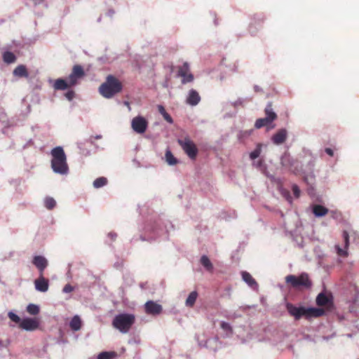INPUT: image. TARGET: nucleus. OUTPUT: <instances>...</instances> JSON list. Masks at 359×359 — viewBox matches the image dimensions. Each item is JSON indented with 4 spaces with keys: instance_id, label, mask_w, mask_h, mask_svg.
I'll return each mask as SVG.
<instances>
[{
    "instance_id": "21",
    "label": "nucleus",
    "mask_w": 359,
    "mask_h": 359,
    "mask_svg": "<svg viewBox=\"0 0 359 359\" xmlns=\"http://www.w3.org/2000/svg\"><path fill=\"white\" fill-rule=\"evenodd\" d=\"M82 322L79 316H74L70 323L69 327L73 331H78L81 328Z\"/></svg>"
},
{
    "instance_id": "32",
    "label": "nucleus",
    "mask_w": 359,
    "mask_h": 359,
    "mask_svg": "<svg viewBox=\"0 0 359 359\" xmlns=\"http://www.w3.org/2000/svg\"><path fill=\"white\" fill-rule=\"evenodd\" d=\"M27 311L31 315H37L39 313V307L33 304H30L27 307Z\"/></svg>"
},
{
    "instance_id": "14",
    "label": "nucleus",
    "mask_w": 359,
    "mask_h": 359,
    "mask_svg": "<svg viewBox=\"0 0 359 359\" xmlns=\"http://www.w3.org/2000/svg\"><path fill=\"white\" fill-rule=\"evenodd\" d=\"M342 236L344 241V249L341 248L339 245H336L335 248L339 256L346 257L348 256L347 249L349 245V236L346 231H343Z\"/></svg>"
},
{
    "instance_id": "37",
    "label": "nucleus",
    "mask_w": 359,
    "mask_h": 359,
    "mask_svg": "<svg viewBox=\"0 0 359 359\" xmlns=\"http://www.w3.org/2000/svg\"><path fill=\"white\" fill-rule=\"evenodd\" d=\"M8 316L9 318L12 321L15 322V323H19L20 324V322L22 321L20 320V318L18 315H16L15 313H14L13 312H9Z\"/></svg>"
},
{
    "instance_id": "36",
    "label": "nucleus",
    "mask_w": 359,
    "mask_h": 359,
    "mask_svg": "<svg viewBox=\"0 0 359 359\" xmlns=\"http://www.w3.org/2000/svg\"><path fill=\"white\" fill-rule=\"evenodd\" d=\"M180 76L182 78V83L183 84H185L187 83L192 82L193 80H194V76L190 72L184 73V76Z\"/></svg>"
},
{
    "instance_id": "31",
    "label": "nucleus",
    "mask_w": 359,
    "mask_h": 359,
    "mask_svg": "<svg viewBox=\"0 0 359 359\" xmlns=\"http://www.w3.org/2000/svg\"><path fill=\"white\" fill-rule=\"evenodd\" d=\"M292 160L289 155H284L281 158V163L284 167L290 169L292 163Z\"/></svg>"
},
{
    "instance_id": "9",
    "label": "nucleus",
    "mask_w": 359,
    "mask_h": 359,
    "mask_svg": "<svg viewBox=\"0 0 359 359\" xmlns=\"http://www.w3.org/2000/svg\"><path fill=\"white\" fill-rule=\"evenodd\" d=\"M39 324L40 321L37 318H26L22 320L19 327L27 331H34L39 328Z\"/></svg>"
},
{
    "instance_id": "42",
    "label": "nucleus",
    "mask_w": 359,
    "mask_h": 359,
    "mask_svg": "<svg viewBox=\"0 0 359 359\" xmlns=\"http://www.w3.org/2000/svg\"><path fill=\"white\" fill-rule=\"evenodd\" d=\"M325 152H326V154H327L330 156H332L334 155V151L330 148H326L325 149Z\"/></svg>"
},
{
    "instance_id": "25",
    "label": "nucleus",
    "mask_w": 359,
    "mask_h": 359,
    "mask_svg": "<svg viewBox=\"0 0 359 359\" xmlns=\"http://www.w3.org/2000/svg\"><path fill=\"white\" fill-rule=\"evenodd\" d=\"M158 111L163 116V117L167 122H168L169 123H173L172 117L168 113H167L163 106L158 105Z\"/></svg>"
},
{
    "instance_id": "12",
    "label": "nucleus",
    "mask_w": 359,
    "mask_h": 359,
    "mask_svg": "<svg viewBox=\"0 0 359 359\" xmlns=\"http://www.w3.org/2000/svg\"><path fill=\"white\" fill-rule=\"evenodd\" d=\"M32 264L38 269L39 274H43L48 262L44 257L36 255L33 257Z\"/></svg>"
},
{
    "instance_id": "33",
    "label": "nucleus",
    "mask_w": 359,
    "mask_h": 359,
    "mask_svg": "<svg viewBox=\"0 0 359 359\" xmlns=\"http://www.w3.org/2000/svg\"><path fill=\"white\" fill-rule=\"evenodd\" d=\"M262 151V144H258L256 149L250 154V158L252 160H255L259 156Z\"/></svg>"
},
{
    "instance_id": "23",
    "label": "nucleus",
    "mask_w": 359,
    "mask_h": 359,
    "mask_svg": "<svg viewBox=\"0 0 359 359\" xmlns=\"http://www.w3.org/2000/svg\"><path fill=\"white\" fill-rule=\"evenodd\" d=\"M198 297V292L196 291L191 292L187 299H186L185 304L188 307H193Z\"/></svg>"
},
{
    "instance_id": "16",
    "label": "nucleus",
    "mask_w": 359,
    "mask_h": 359,
    "mask_svg": "<svg viewBox=\"0 0 359 359\" xmlns=\"http://www.w3.org/2000/svg\"><path fill=\"white\" fill-rule=\"evenodd\" d=\"M316 304L318 306H330L332 304V296H327L325 293H320L316 297Z\"/></svg>"
},
{
    "instance_id": "3",
    "label": "nucleus",
    "mask_w": 359,
    "mask_h": 359,
    "mask_svg": "<svg viewBox=\"0 0 359 359\" xmlns=\"http://www.w3.org/2000/svg\"><path fill=\"white\" fill-rule=\"evenodd\" d=\"M123 90L122 83L114 76L109 74L99 87V93L104 98L110 99Z\"/></svg>"
},
{
    "instance_id": "10",
    "label": "nucleus",
    "mask_w": 359,
    "mask_h": 359,
    "mask_svg": "<svg viewBox=\"0 0 359 359\" xmlns=\"http://www.w3.org/2000/svg\"><path fill=\"white\" fill-rule=\"evenodd\" d=\"M146 313L152 316H157L161 313L163 311L162 306L154 301H148L144 304Z\"/></svg>"
},
{
    "instance_id": "43",
    "label": "nucleus",
    "mask_w": 359,
    "mask_h": 359,
    "mask_svg": "<svg viewBox=\"0 0 359 359\" xmlns=\"http://www.w3.org/2000/svg\"><path fill=\"white\" fill-rule=\"evenodd\" d=\"M108 236H109V237H110V238H111V240H113V241H114V240H115V239H116V236H117V235H116V233H111H111H109L108 234Z\"/></svg>"
},
{
    "instance_id": "15",
    "label": "nucleus",
    "mask_w": 359,
    "mask_h": 359,
    "mask_svg": "<svg viewBox=\"0 0 359 359\" xmlns=\"http://www.w3.org/2000/svg\"><path fill=\"white\" fill-rule=\"evenodd\" d=\"M201 101V96L194 89H191L189 92V95L187 98V103L191 106H195Z\"/></svg>"
},
{
    "instance_id": "20",
    "label": "nucleus",
    "mask_w": 359,
    "mask_h": 359,
    "mask_svg": "<svg viewBox=\"0 0 359 359\" xmlns=\"http://www.w3.org/2000/svg\"><path fill=\"white\" fill-rule=\"evenodd\" d=\"M243 280L250 287H255L257 286V283L256 280L252 278V276L247 271H243L242 273Z\"/></svg>"
},
{
    "instance_id": "4",
    "label": "nucleus",
    "mask_w": 359,
    "mask_h": 359,
    "mask_svg": "<svg viewBox=\"0 0 359 359\" xmlns=\"http://www.w3.org/2000/svg\"><path fill=\"white\" fill-rule=\"evenodd\" d=\"M135 320V316L129 313H121L116 316L112 321L114 328L122 333H127Z\"/></svg>"
},
{
    "instance_id": "11",
    "label": "nucleus",
    "mask_w": 359,
    "mask_h": 359,
    "mask_svg": "<svg viewBox=\"0 0 359 359\" xmlns=\"http://www.w3.org/2000/svg\"><path fill=\"white\" fill-rule=\"evenodd\" d=\"M34 286L37 291L46 292L49 287V280L44 278L43 274H39V278L34 280Z\"/></svg>"
},
{
    "instance_id": "28",
    "label": "nucleus",
    "mask_w": 359,
    "mask_h": 359,
    "mask_svg": "<svg viewBox=\"0 0 359 359\" xmlns=\"http://www.w3.org/2000/svg\"><path fill=\"white\" fill-rule=\"evenodd\" d=\"M107 184V179L104 177H98L93 182V186L95 188H97V189L102 187L104 185H106Z\"/></svg>"
},
{
    "instance_id": "5",
    "label": "nucleus",
    "mask_w": 359,
    "mask_h": 359,
    "mask_svg": "<svg viewBox=\"0 0 359 359\" xmlns=\"http://www.w3.org/2000/svg\"><path fill=\"white\" fill-rule=\"evenodd\" d=\"M285 282L294 288H299L300 287L309 288L311 286V281L308 274L305 273H302L299 276L288 275L285 277Z\"/></svg>"
},
{
    "instance_id": "30",
    "label": "nucleus",
    "mask_w": 359,
    "mask_h": 359,
    "mask_svg": "<svg viewBox=\"0 0 359 359\" xmlns=\"http://www.w3.org/2000/svg\"><path fill=\"white\" fill-rule=\"evenodd\" d=\"M271 122L269 121L266 117L257 119L255 126L256 128H261L264 126L269 125Z\"/></svg>"
},
{
    "instance_id": "6",
    "label": "nucleus",
    "mask_w": 359,
    "mask_h": 359,
    "mask_svg": "<svg viewBox=\"0 0 359 359\" xmlns=\"http://www.w3.org/2000/svg\"><path fill=\"white\" fill-rule=\"evenodd\" d=\"M178 144L180 145L184 153L191 160H195L198 155V148L195 143L188 137L177 140Z\"/></svg>"
},
{
    "instance_id": "27",
    "label": "nucleus",
    "mask_w": 359,
    "mask_h": 359,
    "mask_svg": "<svg viewBox=\"0 0 359 359\" xmlns=\"http://www.w3.org/2000/svg\"><path fill=\"white\" fill-rule=\"evenodd\" d=\"M201 263L207 270H208V271L212 270V268H213L212 264L207 256L203 255L201 257Z\"/></svg>"
},
{
    "instance_id": "22",
    "label": "nucleus",
    "mask_w": 359,
    "mask_h": 359,
    "mask_svg": "<svg viewBox=\"0 0 359 359\" xmlns=\"http://www.w3.org/2000/svg\"><path fill=\"white\" fill-rule=\"evenodd\" d=\"M313 212L316 217H323L327 214L328 209L321 205H315Z\"/></svg>"
},
{
    "instance_id": "34",
    "label": "nucleus",
    "mask_w": 359,
    "mask_h": 359,
    "mask_svg": "<svg viewBox=\"0 0 359 359\" xmlns=\"http://www.w3.org/2000/svg\"><path fill=\"white\" fill-rule=\"evenodd\" d=\"M44 204L46 208L51 210L55 206L56 202L54 198L48 197L45 199Z\"/></svg>"
},
{
    "instance_id": "40",
    "label": "nucleus",
    "mask_w": 359,
    "mask_h": 359,
    "mask_svg": "<svg viewBox=\"0 0 359 359\" xmlns=\"http://www.w3.org/2000/svg\"><path fill=\"white\" fill-rule=\"evenodd\" d=\"M74 290V287L70 284H67L63 287V292L65 293H69Z\"/></svg>"
},
{
    "instance_id": "17",
    "label": "nucleus",
    "mask_w": 359,
    "mask_h": 359,
    "mask_svg": "<svg viewBox=\"0 0 359 359\" xmlns=\"http://www.w3.org/2000/svg\"><path fill=\"white\" fill-rule=\"evenodd\" d=\"M53 87L55 90H65L71 88L72 86H70L68 81H66L63 79H57L55 81Z\"/></svg>"
},
{
    "instance_id": "24",
    "label": "nucleus",
    "mask_w": 359,
    "mask_h": 359,
    "mask_svg": "<svg viewBox=\"0 0 359 359\" xmlns=\"http://www.w3.org/2000/svg\"><path fill=\"white\" fill-rule=\"evenodd\" d=\"M3 60L7 64L13 63L16 60L15 55L10 51H6L3 54Z\"/></svg>"
},
{
    "instance_id": "38",
    "label": "nucleus",
    "mask_w": 359,
    "mask_h": 359,
    "mask_svg": "<svg viewBox=\"0 0 359 359\" xmlns=\"http://www.w3.org/2000/svg\"><path fill=\"white\" fill-rule=\"evenodd\" d=\"M220 326H221V328L222 330H224V331L232 332V328L228 323L223 321L221 323Z\"/></svg>"
},
{
    "instance_id": "7",
    "label": "nucleus",
    "mask_w": 359,
    "mask_h": 359,
    "mask_svg": "<svg viewBox=\"0 0 359 359\" xmlns=\"http://www.w3.org/2000/svg\"><path fill=\"white\" fill-rule=\"evenodd\" d=\"M85 76L83 68L80 65H74L71 74L67 78L70 86H74L78 83L79 79Z\"/></svg>"
},
{
    "instance_id": "39",
    "label": "nucleus",
    "mask_w": 359,
    "mask_h": 359,
    "mask_svg": "<svg viewBox=\"0 0 359 359\" xmlns=\"http://www.w3.org/2000/svg\"><path fill=\"white\" fill-rule=\"evenodd\" d=\"M292 192H293L294 196L298 198L299 196V195H300V189L298 187V186L296 185V184H294L292 186Z\"/></svg>"
},
{
    "instance_id": "13",
    "label": "nucleus",
    "mask_w": 359,
    "mask_h": 359,
    "mask_svg": "<svg viewBox=\"0 0 359 359\" xmlns=\"http://www.w3.org/2000/svg\"><path fill=\"white\" fill-rule=\"evenodd\" d=\"M287 137V130L282 128L278 130L271 137L273 144L279 145L285 142Z\"/></svg>"
},
{
    "instance_id": "2",
    "label": "nucleus",
    "mask_w": 359,
    "mask_h": 359,
    "mask_svg": "<svg viewBox=\"0 0 359 359\" xmlns=\"http://www.w3.org/2000/svg\"><path fill=\"white\" fill-rule=\"evenodd\" d=\"M50 154L51 168L54 172L60 175H67L69 172V166L67 162V156L62 147H56L53 148Z\"/></svg>"
},
{
    "instance_id": "41",
    "label": "nucleus",
    "mask_w": 359,
    "mask_h": 359,
    "mask_svg": "<svg viewBox=\"0 0 359 359\" xmlns=\"http://www.w3.org/2000/svg\"><path fill=\"white\" fill-rule=\"evenodd\" d=\"M65 97L69 101H71L74 97V92L73 90H69L65 93Z\"/></svg>"
},
{
    "instance_id": "19",
    "label": "nucleus",
    "mask_w": 359,
    "mask_h": 359,
    "mask_svg": "<svg viewBox=\"0 0 359 359\" xmlns=\"http://www.w3.org/2000/svg\"><path fill=\"white\" fill-rule=\"evenodd\" d=\"M266 118L271 122L277 118V114L273 111L271 102H269L264 109Z\"/></svg>"
},
{
    "instance_id": "8",
    "label": "nucleus",
    "mask_w": 359,
    "mask_h": 359,
    "mask_svg": "<svg viewBox=\"0 0 359 359\" xmlns=\"http://www.w3.org/2000/svg\"><path fill=\"white\" fill-rule=\"evenodd\" d=\"M131 127L135 133L142 134L147 129L148 122L143 116H137L133 118Z\"/></svg>"
},
{
    "instance_id": "35",
    "label": "nucleus",
    "mask_w": 359,
    "mask_h": 359,
    "mask_svg": "<svg viewBox=\"0 0 359 359\" xmlns=\"http://www.w3.org/2000/svg\"><path fill=\"white\" fill-rule=\"evenodd\" d=\"M189 72V66L187 62H184L182 67H179L177 76H184V73Z\"/></svg>"
},
{
    "instance_id": "1",
    "label": "nucleus",
    "mask_w": 359,
    "mask_h": 359,
    "mask_svg": "<svg viewBox=\"0 0 359 359\" xmlns=\"http://www.w3.org/2000/svg\"><path fill=\"white\" fill-rule=\"evenodd\" d=\"M286 308L289 314L297 320L303 317L306 319L317 318L323 316L325 313V311L323 309L296 306L290 303L287 304Z\"/></svg>"
},
{
    "instance_id": "26",
    "label": "nucleus",
    "mask_w": 359,
    "mask_h": 359,
    "mask_svg": "<svg viewBox=\"0 0 359 359\" xmlns=\"http://www.w3.org/2000/svg\"><path fill=\"white\" fill-rule=\"evenodd\" d=\"M165 160L166 162L170 165H174L177 163V158L172 155V152L169 150L165 152Z\"/></svg>"
},
{
    "instance_id": "18",
    "label": "nucleus",
    "mask_w": 359,
    "mask_h": 359,
    "mask_svg": "<svg viewBox=\"0 0 359 359\" xmlns=\"http://www.w3.org/2000/svg\"><path fill=\"white\" fill-rule=\"evenodd\" d=\"M13 75L18 77H25L29 76V74L26 67L23 65L17 66L13 70Z\"/></svg>"
},
{
    "instance_id": "29",
    "label": "nucleus",
    "mask_w": 359,
    "mask_h": 359,
    "mask_svg": "<svg viewBox=\"0 0 359 359\" xmlns=\"http://www.w3.org/2000/svg\"><path fill=\"white\" fill-rule=\"evenodd\" d=\"M116 356V353L114 351L111 352H107L104 351L100 353L98 355L97 359H113Z\"/></svg>"
}]
</instances>
